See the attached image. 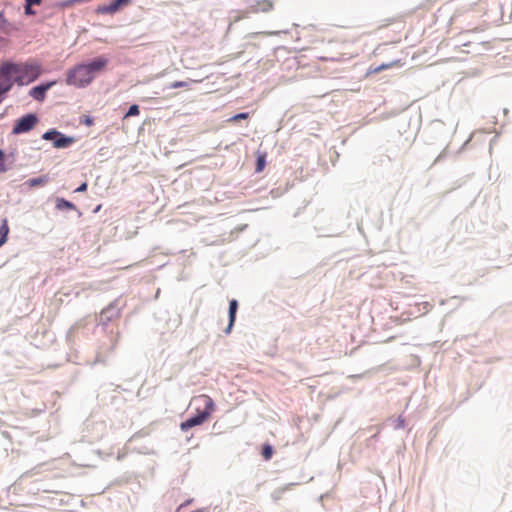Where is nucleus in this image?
<instances>
[{"label":"nucleus","mask_w":512,"mask_h":512,"mask_svg":"<svg viewBox=\"0 0 512 512\" xmlns=\"http://www.w3.org/2000/svg\"><path fill=\"white\" fill-rule=\"evenodd\" d=\"M42 73V67L36 60L26 62L4 61L0 64V77L10 80L11 87L28 85Z\"/></svg>","instance_id":"f257e3e1"},{"label":"nucleus","mask_w":512,"mask_h":512,"mask_svg":"<svg viewBox=\"0 0 512 512\" xmlns=\"http://www.w3.org/2000/svg\"><path fill=\"white\" fill-rule=\"evenodd\" d=\"M107 64V58L98 57L88 64L77 65L67 72L66 83L78 88L86 87L93 81L97 73L105 69Z\"/></svg>","instance_id":"f03ea898"},{"label":"nucleus","mask_w":512,"mask_h":512,"mask_svg":"<svg viewBox=\"0 0 512 512\" xmlns=\"http://www.w3.org/2000/svg\"><path fill=\"white\" fill-rule=\"evenodd\" d=\"M191 406L195 409L197 415H205L206 419H209L215 410V404L212 398L205 394L194 397L191 401Z\"/></svg>","instance_id":"7ed1b4c3"},{"label":"nucleus","mask_w":512,"mask_h":512,"mask_svg":"<svg viewBox=\"0 0 512 512\" xmlns=\"http://www.w3.org/2000/svg\"><path fill=\"white\" fill-rule=\"evenodd\" d=\"M38 119L34 114H28L20 118L13 127V134L26 133L34 128Z\"/></svg>","instance_id":"20e7f679"},{"label":"nucleus","mask_w":512,"mask_h":512,"mask_svg":"<svg viewBox=\"0 0 512 512\" xmlns=\"http://www.w3.org/2000/svg\"><path fill=\"white\" fill-rule=\"evenodd\" d=\"M131 3V0H114L108 5H101L97 7L98 14H114L122 7Z\"/></svg>","instance_id":"39448f33"},{"label":"nucleus","mask_w":512,"mask_h":512,"mask_svg":"<svg viewBox=\"0 0 512 512\" xmlns=\"http://www.w3.org/2000/svg\"><path fill=\"white\" fill-rule=\"evenodd\" d=\"M55 84H56V81H51L46 84H42V85L33 87L30 90L29 95L37 101H43L46 97L47 90H49Z\"/></svg>","instance_id":"423d86ee"},{"label":"nucleus","mask_w":512,"mask_h":512,"mask_svg":"<svg viewBox=\"0 0 512 512\" xmlns=\"http://www.w3.org/2000/svg\"><path fill=\"white\" fill-rule=\"evenodd\" d=\"M207 420L208 419L205 418V415L199 416V415L196 414L195 416L190 417L186 421L182 422L180 424V428H181L182 431H187L188 429H190V428H192L194 426H198V425L203 424Z\"/></svg>","instance_id":"0eeeda50"},{"label":"nucleus","mask_w":512,"mask_h":512,"mask_svg":"<svg viewBox=\"0 0 512 512\" xmlns=\"http://www.w3.org/2000/svg\"><path fill=\"white\" fill-rule=\"evenodd\" d=\"M400 65H401L400 60H395V61H392L389 63L381 64L377 67H370L369 70L367 71V75L377 74L383 70L390 69V68L400 66Z\"/></svg>","instance_id":"6e6552de"},{"label":"nucleus","mask_w":512,"mask_h":512,"mask_svg":"<svg viewBox=\"0 0 512 512\" xmlns=\"http://www.w3.org/2000/svg\"><path fill=\"white\" fill-rule=\"evenodd\" d=\"M74 143L73 137H68L60 133L58 137H56L54 141V147L55 148H66L69 147L71 144Z\"/></svg>","instance_id":"1a4fd4ad"},{"label":"nucleus","mask_w":512,"mask_h":512,"mask_svg":"<svg viewBox=\"0 0 512 512\" xmlns=\"http://www.w3.org/2000/svg\"><path fill=\"white\" fill-rule=\"evenodd\" d=\"M237 308H238V302L235 299L231 300L229 303V324L226 329V333L230 332V330L234 324Z\"/></svg>","instance_id":"9d476101"},{"label":"nucleus","mask_w":512,"mask_h":512,"mask_svg":"<svg viewBox=\"0 0 512 512\" xmlns=\"http://www.w3.org/2000/svg\"><path fill=\"white\" fill-rule=\"evenodd\" d=\"M9 230L8 220L4 218L0 225V247L7 242Z\"/></svg>","instance_id":"9b49d317"},{"label":"nucleus","mask_w":512,"mask_h":512,"mask_svg":"<svg viewBox=\"0 0 512 512\" xmlns=\"http://www.w3.org/2000/svg\"><path fill=\"white\" fill-rule=\"evenodd\" d=\"M56 208L58 210H64V209L75 210L76 206L72 202H69V201L65 200L64 198H57Z\"/></svg>","instance_id":"f8f14e48"},{"label":"nucleus","mask_w":512,"mask_h":512,"mask_svg":"<svg viewBox=\"0 0 512 512\" xmlns=\"http://www.w3.org/2000/svg\"><path fill=\"white\" fill-rule=\"evenodd\" d=\"M11 88L10 80H5L0 77V103L2 102L4 95L8 93Z\"/></svg>","instance_id":"ddd939ff"},{"label":"nucleus","mask_w":512,"mask_h":512,"mask_svg":"<svg viewBox=\"0 0 512 512\" xmlns=\"http://www.w3.org/2000/svg\"><path fill=\"white\" fill-rule=\"evenodd\" d=\"M49 181L47 176H41L37 178H32L27 181V185L31 188L45 185Z\"/></svg>","instance_id":"4468645a"},{"label":"nucleus","mask_w":512,"mask_h":512,"mask_svg":"<svg viewBox=\"0 0 512 512\" xmlns=\"http://www.w3.org/2000/svg\"><path fill=\"white\" fill-rule=\"evenodd\" d=\"M273 9V3L269 0L258 1V11L269 12Z\"/></svg>","instance_id":"2eb2a0df"},{"label":"nucleus","mask_w":512,"mask_h":512,"mask_svg":"<svg viewBox=\"0 0 512 512\" xmlns=\"http://www.w3.org/2000/svg\"><path fill=\"white\" fill-rule=\"evenodd\" d=\"M261 454L265 460H269L274 454V449L272 446L265 444L262 447Z\"/></svg>","instance_id":"dca6fc26"},{"label":"nucleus","mask_w":512,"mask_h":512,"mask_svg":"<svg viewBox=\"0 0 512 512\" xmlns=\"http://www.w3.org/2000/svg\"><path fill=\"white\" fill-rule=\"evenodd\" d=\"M59 135H60V132H58L56 130H49V131L45 132L42 137L45 140H55L56 137H58Z\"/></svg>","instance_id":"f3484780"},{"label":"nucleus","mask_w":512,"mask_h":512,"mask_svg":"<svg viewBox=\"0 0 512 512\" xmlns=\"http://www.w3.org/2000/svg\"><path fill=\"white\" fill-rule=\"evenodd\" d=\"M139 113L140 111L138 105L134 104L129 108L128 112L125 114V118L137 116L139 115Z\"/></svg>","instance_id":"a211bd4d"},{"label":"nucleus","mask_w":512,"mask_h":512,"mask_svg":"<svg viewBox=\"0 0 512 512\" xmlns=\"http://www.w3.org/2000/svg\"><path fill=\"white\" fill-rule=\"evenodd\" d=\"M77 3H83V0H63L60 6L62 8H69Z\"/></svg>","instance_id":"6ab92c4d"},{"label":"nucleus","mask_w":512,"mask_h":512,"mask_svg":"<svg viewBox=\"0 0 512 512\" xmlns=\"http://www.w3.org/2000/svg\"><path fill=\"white\" fill-rule=\"evenodd\" d=\"M188 86V83L185 82V81H175L173 82L170 87L173 88V89H176V88H183V87H187Z\"/></svg>","instance_id":"aec40b11"},{"label":"nucleus","mask_w":512,"mask_h":512,"mask_svg":"<svg viewBox=\"0 0 512 512\" xmlns=\"http://www.w3.org/2000/svg\"><path fill=\"white\" fill-rule=\"evenodd\" d=\"M265 165V157L264 156H258V172L262 171Z\"/></svg>","instance_id":"412c9836"},{"label":"nucleus","mask_w":512,"mask_h":512,"mask_svg":"<svg viewBox=\"0 0 512 512\" xmlns=\"http://www.w3.org/2000/svg\"><path fill=\"white\" fill-rule=\"evenodd\" d=\"M6 170L5 164H4V153L2 150H0V172H4Z\"/></svg>","instance_id":"4be33fe9"},{"label":"nucleus","mask_w":512,"mask_h":512,"mask_svg":"<svg viewBox=\"0 0 512 512\" xmlns=\"http://www.w3.org/2000/svg\"><path fill=\"white\" fill-rule=\"evenodd\" d=\"M87 187V183L84 182L75 190V192H85L87 190Z\"/></svg>","instance_id":"5701e85b"},{"label":"nucleus","mask_w":512,"mask_h":512,"mask_svg":"<svg viewBox=\"0 0 512 512\" xmlns=\"http://www.w3.org/2000/svg\"><path fill=\"white\" fill-rule=\"evenodd\" d=\"M28 6L40 5L42 0H25Z\"/></svg>","instance_id":"b1692460"},{"label":"nucleus","mask_w":512,"mask_h":512,"mask_svg":"<svg viewBox=\"0 0 512 512\" xmlns=\"http://www.w3.org/2000/svg\"><path fill=\"white\" fill-rule=\"evenodd\" d=\"M31 7H32V6H28V4H26V6H25V13H26L27 15H34V14H35V12L32 10V8H31Z\"/></svg>","instance_id":"393cba45"},{"label":"nucleus","mask_w":512,"mask_h":512,"mask_svg":"<svg viewBox=\"0 0 512 512\" xmlns=\"http://www.w3.org/2000/svg\"><path fill=\"white\" fill-rule=\"evenodd\" d=\"M246 116H247L246 114L241 113V114H238L235 117H233V119L234 120H236V119H243V118H246Z\"/></svg>","instance_id":"a878e982"},{"label":"nucleus","mask_w":512,"mask_h":512,"mask_svg":"<svg viewBox=\"0 0 512 512\" xmlns=\"http://www.w3.org/2000/svg\"><path fill=\"white\" fill-rule=\"evenodd\" d=\"M84 123H85L86 125H89V126H90V125H92L93 120H92L91 118H89V117H88V118H86V119H85Z\"/></svg>","instance_id":"bb28decb"},{"label":"nucleus","mask_w":512,"mask_h":512,"mask_svg":"<svg viewBox=\"0 0 512 512\" xmlns=\"http://www.w3.org/2000/svg\"><path fill=\"white\" fill-rule=\"evenodd\" d=\"M192 512H206L204 509H198V510H195V511H192Z\"/></svg>","instance_id":"cd10ccee"},{"label":"nucleus","mask_w":512,"mask_h":512,"mask_svg":"<svg viewBox=\"0 0 512 512\" xmlns=\"http://www.w3.org/2000/svg\"><path fill=\"white\" fill-rule=\"evenodd\" d=\"M2 17V14L0 13V18Z\"/></svg>","instance_id":"c85d7f7f"}]
</instances>
